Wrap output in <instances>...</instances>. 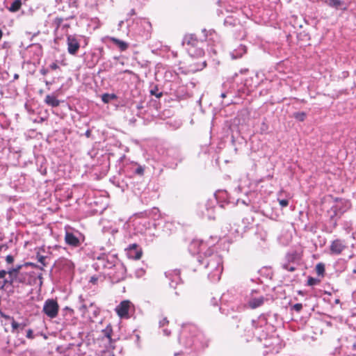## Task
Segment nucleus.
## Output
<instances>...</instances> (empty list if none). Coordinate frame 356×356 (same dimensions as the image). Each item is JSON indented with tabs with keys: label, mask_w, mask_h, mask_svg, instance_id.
Listing matches in <instances>:
<instances>
[{
	"label": "nucleus",
	"mask_w": 356,
	"mask_h": 356,
	"mask_svg": "<svg viewBox=\"0 0 356 356\" xmlns=\"http://www.w3.org/2000/svg\"><path fill=\"white\" fill-rule=\"evenodd\" d=\"M192 247L198 246V253L203 254L205 256H211L214 251V248H208V245L202 241H195L192 243Z\"/></svg>",
	"instance_id": "obj_3"
},
{
	"label": "nucleus",
	"mask_w": 356,
	"mask_h": 356,
	"mask_svg": "<svg viewBox=\"0 0 356 356\" xmlns=\"http://www.w3.org/2000/svg\"><path fill=\"white\" fill-rule=\"evenodd\" d=\"M60 265L66 270H71L74 268V263L67 259H63L60 261Z\"/></svg>",
	"instance_id": "obj_16"
},
{
	"label": "nucleus",
	"mask_w": 356,
	"mask_h": 356,
	"mask_svg": "<svg viewBox=\"0 0 356 356\" xmlns=\"http://www.w3.org/2000/svg\"><path fill=\"white\" fill-rule=\"evenodd\" d=\"M17 271H18V268H13V269L9 270L8 272H7V273L9 275L10 279L13 278V280H14L17 276Z\"/></svg>",
	"instance_id": "obj_25"
},
{
	"label": "nucleus",
	"mask_w": 356,
	"mask_h": 356,
	"mask_svg": "<svg viewBox=\"0 0 356 356\" xmlns=\"http://www.w3.org/2000/svg\"><path fill=\"white\" fill-rule=\"evenodd\" d=\"M40 72H41V74H42L45 75V74H47V73L48 72V70H46V69H42V70H40Z\"/></svg>",
	"instance_id": "obj_38"
},
{
	"label": "nucleus",
	"mask_w": 356,
	"mask_h": 356,
	"mask_svg": "<svg viewBox=\"0 0 356 356\" xmlns=\"http://www.w3.org/2000/svg\"><path fill=\"white\" fill-rule=\"evenodd\" d=\"M97 278L96 277H91L90 282L92 284H96Z\"/></svg>",
	"instance_id": "obj_37"
},
{
	"label": "nucleus",
	"mask_w": 356,
	"mask_h": 356,
	"mask_svg": "<svg viewBox=\"0 0 356 356\" xmlns=\"http://www.w3.org/2000/svg\"><path fill=\"white\" fill-rule=\"evenodd\" d=\"M7 272L4 270H0V279L4 278Z\"/></svg>",
	"instance_id": "obj_36"
},
{
	"label": "nucleus",
	"mask_w": 356,
	"mask_h": 356,
	"mask_svg": "<svg viewBox=\"0 0 356 356\" xmlns=\"http://www.w3.org/2000/svg\"><path fill=\"white\" fill-rule=\"evenodd\" d=\"M246 53V48L243 45H240L237 49H235L231 53V56L233 59L241 58Z\"/></svg>",
	"instance_id": "obj_14"
},
{
	"label": "nucleus",
	"mask_w": 356,
	"mask_h": 356,
	"mask_svg": "<svg viewBox=\"0 0 356 356\" xmlns=\"http://www.w3.org/2000/svg\"><path fill=\"white\" fill-rule=\"evenodd\" d=\"M282 268L288 271L293 272L296 270V268L294 266L291 265V263H284L282 264Z\"/></svg>",
	"instance_id": "obj_24"
},
{
	"label": "nucleus",
	"mask_w": 356,
	"mask_h": 356,
	"mask_svg": "<svg viewBox=\"0 0 356 356\" xmlns=\"http://www.w3.org/2000/svg\"><path fill=\"white\" fill-rule=\"evenodd\" d=\"M151 93H152V95H155L156 91H154V92H153V90H152V91H151Z\"/></svg>",
	"instance_id": "obj_45"
},
{
	"label": "nucleus",
	"mask_w": 356,
	"mask_h": 356,
	"mask_svg": "<svg viewBox=\"0 0 356 356\" xmlns=\"http://www.w3.org/2000/svg\"><path fill=\"white\" fill-rule=\"evenodd\" d=\"M2 35H3V33H2L1 30L0 29V40L1 39Z\"/></svg>",
	"instance_id": "obj_44"
},
{
	"label": "nucleus",
	"mask_w": 356,
	"mask_h": 356,
	"mask_svg": "<svg viewBox=\"0 0 356 356\" xmlns=\"http://www.w3.org/2000/svg\"><path fill=\"white\" fill-rule=\"evenodd\" d=\"M168 323V321L167 320V318H163L161 321H160L159 324H160V326H164Z\"/></svg>",
	"instance_id": "obj_32"
},
{
	"label": "nucleus",
	"mask_w": 356,
	"mask_h": 356,
	"mask_svg": "<svg viewBox=\"0 0 356 356\" xmlns=\"http://www.w3.org/2000/svg\"><path fill=\"white\" fill-rule=\"evenodd\" d=\"M199 42L193 34L186 35L183 40V44H186L189 47L191 46H197Z\"/></svg>",
	"instance_id": "obj_11"
},
{
	"label": "nucleus",
	"mask_w": 356,
	"mask_h": 356,
	"mask_svg": "<svg viewBox=\"0 0 356 356\" xmlns=\"http://www.w3.org/2000/svg\"><path fill=\"white\" fill-rule=\"evenodd\" d=\"M336 303H338L339 302V300H336Z\"/></svg>",
	"instance_id": "obj_46"
},
{
	"label": "nucleus",
	"mask_w": 356,
	"mask_h": 356,
	"mask_svg": "<svg viewBox=\"0 0 356 356\" xmlns=\"http://www.w3.org/2000/svg\"><path fill=\"white\" fill-rule=\"evenodd\" d=\"M49 67L51 70H54L58 68V65L56 63H51Z\"/></svg>",
	"instance_id": "obj_34"
},
{
	"label": "nucleus",
	"mask_w": 356,
	"mask_h": 356,
	"mask_svg": "<svg viewBox=\"0 0 356 356\" xmlns=\"http://www.w3.org/2000/svg\"><path fill=\"white\" fill-rule=\"evenodd\" d=\"M114 267L117 270V272L112 275L113 277V279L116 282L123 280L125 277V273H126V269H125L124 266L122 264L118 263L114 265Z\"/></svg>",
	"instance_id": "obj_6"
},
{
	"label": "nucleus",
	"mask_w": 356,
	"mask_h": 356,
	"mask_svg": "<svg viewBox=\"0 0 356 356\" xmlns=\"http://www.w3.org/2000/svg\"><path fill=\"white\" fill-rule=\"evenodd\" d=\"M67 51L72 55L76 54L79 49V42L74 35H67Z\"/></svg>",
	"instance_id": "obj_4"
},
{
	"label": "nucleus",
	"mask_w": 356,
	"mask_h": 356,
	"mask_svg": "<svg viewBox=\"0 0 356 356\" xmlns=\"http://www.w3.org/2000/svg\"><path fill=\"white\" fill-rule=\"evenodd\" d=\"M286 259L289 263H293L295 261L298 259V254L296 252L288 253L286 255Z\"/></svg>",
	"instance_id": "obj_20"
},
{
	"label": "nucleus",
	"mask_w": 356,
	"mask_h": 356,
	"mask_svg": "<svg viewBox=\"0 0 356 356\" xmlns=\"http://www.w3.org/2000/svg\"><path fill=\"white\" fill-rule=\"evenodd\" d=\"M44 102L52 107L58 106L60 101L54 95H48L45 97Z\"/></svg>",
	"instance_id": "obj_13"
},
{
	"label": "nucleus",
	"mask_w": 356,
	"mask_h": 356,
	"mask_svg": "<svg viewBox=\"0 0 356 356\" xmlns=\"http://www.w3.org/2000/svg\"><path fill=\"white\" fill-rule=\"evenodd\" d=\"M110 40L112 41L115 45H117L120 51H124L128 48V44L122 40L115 38H110Z\"/></svg>",
	"instance_id": "obj_17"
},
{
	"label": "nucleus",
	"mask_w": 356,
	"mask_h": 356,
	"mask_svg": "<svg viewBox=\"0 0 356 356\" xmlns=\"http://www.w3.org/2000/svg\"><path fill=\"white\" fill-rule=\"evenodd\" d=\"M8 318L11 320V332L13 333H18L19 330H22L24 328L26 325L25 324L18 323L14 320L13 318L8 317Z\"/></svg>",
	"instance_id": "obj_15"
},
{
	"label": "nucleus",
	"mask_w": 356,
	"mask_h": 356,
	"mask_svg": "<svg viewBox=\"0 0 356 356\" xmlns=\"http://www.w3.org/2000/svg\"><path fill=\"white\" fill-rule=\"evenodd\" d=\"M133 307L129 300H123L115 308V312L121 318H129V311Z\"/></svg>",
	"instance_id": "obj_2"
},
{
	"label": "nucleus",
	"mask_w": 356,
	"mask_h": 356,
	"mask_svg": "<svg viewBox=\"0 0 356 356\" xmlns=\"http://www.w3.org/2000/svg\"><path fill=\"white\" fill-rule=\"evenodd\" d=\"M222 273V266L219 265L214 272L209 274V277L213 282H218L220 280L221 273Z\"/></svg>",
	"instance_id": "obj_12"
},
{
	"label": "nucleus",
	"mask_w": 356,
	"mask_h": 356,
	"mask_svg": "<svg viewBox=\"0 0 356 356\" xmlns=\"http://www.w3.org/2000/svg\"><path fill=\"white\" fill-rule=\"evenodd\" d=\"M293 116L296 120L299 121H303L305 119L306 114L304 112H298L295 113Z\"/></svg>",
	"instance_id": "obj_23"
},
{
	"label": "nucleus",
	"mask_w": 356,
	"mask_h": 356,
	"mask_svg": "<svg viewBox=\"0 0 356 356\" xmlns=\"http://www.w3.org/2000/svg\"><path fill=\"white\" fill-rule=\"evenodd\" d=\"M26 337L29 339H33V332L32 330H28L26 332Z\"/></svg>",
	"instance_id": "obj_30"
},
{
	"label": "nucleus",
	"mask_w": 356,
	"mask_h": 356,
	"mask_svg": "<svg viewBox=\"0 0 356 356\" xmlns=\"http://www.w3.org/2000/svg\"><path fill=\"white\" fill-rule=\"evenodd\" d=\"M266 300L267 299L265 298L262 296H258V297H253V296H252L249 299V300L248 302V305L249 307H250L251 309H256V308L263 305L264 302H265V300Z\"/></svg>",
	"instance_id": "obj_7"
},
{
	"label": "nucleus",
	"mask_w": 356,
	"mask_h": 356,
	"mask_svg": "<svg viewBox=\"0 0 356 356\" xmlns=\"http://www.w3.org/2000/svg\"><path fill=\"white\" fill-rule=\"evenodd\" d=\"M308 282H309V285H313L314 284V280L313 278H310L309 280H308Z\"/></svg>",
	"instance_id": "obj_39"
},
{
	"label": "nucleus",
	"mask_w": 356,
	"mask_h": 356,
	"mask_svg": "<svg viewBox=\"0 0 356 356\" xmlns=\"http://www.w3.org/2000/svg\"><path fill=\"white\" fill-rule=\"evenodd\" d=\"M22 6L21 0H15L13 2L10 6L8 8L9 11L15 13L18 11Z\"/></svg>",
	"instance_id": "obj_19"
},
{
	"label": "nucleus",
	"mask_w": 356,
	"mask_h": 356,
	"mask_svg": "<svg viewBox=\"0 0 356 356\" xmlns=\"http://www.w3.org/2000/svg\"><path fill=\"white\" fill-rule=\"evenodd\" d=\"M155 95H156V97H161L162 94L160 92V93H159V94H155Z\"/></svg>",
	"instance_id": "obj_42"
},
{
	"label": "nucleus",
	"mask_w": 356,
	"mask_h": 356,
	"mask_svg": "<svg viewBox=\"0 0 356 356\" xmlns=\"http://www.w3.org/2000/svg\"><path fill=\"white\" fill-rule=\"evenodd\" d=\"M38 278H39L40 280H42V275H41V274L38 275ZM40 284H42V281H40Z\"/></svg>",
	"instance_id": "obj_43"
},
{
	"label": "nucleus",
	"mask_w": 356,
	"mask_h": 356,
	"mask_svg": "<svg viewBox=\"0 0 356 356\" xmlns=\"http://www.w3.org/2000/svg\"><path fill=\"white\" fill-rule=\"evenodd\" d=\"M65 241L67 244L77 247L79 245V238L72 233L67 232L65 236Z\"/></svg>",
	"instance_id": "obj_9"
},
{
	"label": "nucleus",
	"mask_w": 356,
	"mask_h": 356,
	"mask_svg": "<svg viewBox=\"0 0 356 356\" xmlns=\"http://www.w3.org/2000/svg\"><path fill=\"white\" fill-rule=\"evenodd\" d=\"M330 5L338 8L342 4L340 0H329Z\"/></svg>",
	"instance_id": "obj_26"
},
{
	"label": "nucleus",
	"mask_w": 356,
	"mask_h": 356,
	"mask_svg": "<svg viewBox=\"0 0 356 356\" xmlns=\"http://www.w3.org/2000/svg\"><path fill=\"white\" fill-rule=\"evenodd\" d=\"M163 332H164L165 335H169L170 334V332H168L167 330H164Z\"/></svg>",
	"instance_id": "obj_41"
},
{
	"label": "nucleus",
	"mask_w": 356,
	"mask_h": 356,
	"mask_svg": "<svg viewBox=\"0 0 356 356\" xmlns=\"http://www.w3.org/2000/svg\"><path fill=\"white\" fill-rule=\"evenodd\" d=\"M346 248L345 243L340 239L333 241L330 246L332 254H340Z\"/></svg>",
	"instance_id": "obj_5"
},
{
	"label": "nucleus",
	"mask_w": 356,
	"mask_h": 356,
	"mask_svg": "<svg viewBox=\"0 0 356 356\" xmlns=\"http://www.w3.org/2000/svg\"><path fill=\"white\" fill-rule=\"evenodd\" d=\"M6 261H7V263H8V264H11V263H13V262L14 259H13V256H11V255H8V256L6 257Z\"/></svg>",
	"instance_id": "obj_31"
},
{
	"label": "nucleus",
	"mask_w": 356,
	"mask_h": 356,
	"mask_svg": "<svg viewBox=\"0 0 356 356\" xmlns=\"http://www.w3.org/2000/svg\"><path fill=\"white\" fill-rule=\"evenodd\" d=\"M189 55L192 57H201L204 55V51L201 47L197 46H191L187 47Z\"/></svg>",
	"instance_id": "obj_10"
},
{
	"label": "nucleus",
	"mask_w": 356,
	"mask_h": 356,
	"mask_svg": "<svg viewBox=\"0 0 356 356\" xmlns=\"http://www.w3.org/2000/svg\"><path fill=\"white\" fill-rule=\"evenodd\" d=\"M13 278L5 279L3 280V283L2 286H1V288H3L8 284L11 285L13 284Z\"/></svg>",
	"instance_id": "obj_28"
},
{
	"label": "nucleus",
	"mask_w": 356,
	"mask_h": 356,
	"mask_svg": "<svg viewBox=\"0 0 356 356\" xmlns=\"http://www.w3.org/2000/svg\"><path fill=\"white\" fill-rule=\"evenodd\" d=\"M116 99V95H114V94H108V93H106V94H104L102 96V100L104 102V103H108L110 101L113 100V99Z\"/></svg>",
	"instance_id": "obj_21"
},
{
	"label": "nucleus",
	"mask_w": 356,
	"mask_h": 356,
	"mask_svg": "<svg viewBox=\"0 0 356 356\" xmlns=\"http://www.w3.org/2000/svg\"><path fill=\"white\" fill-rule=\"evenodd\" d=\"M219 193H220V191H216V192L215 193V194H214V195H215L216 199V200H217V201H218V194H219Z\"/></svg>",
	"instance_id": "obj_40"
},
{
	"label": "nucleus",
	"mask_w": 356,
	"mask_h": 356,
	"mask_svg": "<svg viewBox=\"0 0 356 356\" xmlns=\"http://www.w3.org/2000/svg\"><path fill=\"white\" fill-rule=\"evenodd\" d=\"M316 271L318 275H323L325 272V265L319 263L316 266Z\"/></svg>",
	"instance_id": "obj_22"
},
{
	"label": "nucleus",
	"mask_w": 356,
	"mask_h": 356,
	"mask_svg": "<svg viewBox=\"0 0 356 356\" xmlns=\"http://www.w3.org/2000/svg\"><path fill=\"white\" fill-rule=\"evenodd\" d=\"M279 204L282 207H286L289 204V200H279Z\"/></svg>",
	"instance_id": "obj_29"
},
{
	"label": "nucleus",
	"mask_w": 356,
	"mask_h": 356,
	"mask_svg": "<svg viewBox=\"0 0 356 356\" xmlns=\"http://www.w3.org/2000/svg\"><path fill=\"white\" fill-rule=\"evenodd\" d=\"M302 309V305L301 303H296L293 306V309L299 312Z\"/></svg>",
	"instance_id": "obj_27"
},
{
	"label": "nucleus",
	"mask_w": 356,
	"mask_h": 356,
	"mask_svg": "<svg viewBox=\"0 0 356 356\" xmlns=\"http://www.w3.org/2000/svg\"><path fill=\"white\" fill-rule=\"evenodd\" d=\"M42 310L49 318H54L58 315L59 306L56 300L47 299L44 303Z\"/></svg>",
	"instance_id": "obj_1"
},
{
	"label": "nucleus",
	"mask_w": 356,
	"mask_h": 356,
	"mask_svg": "<svg viewBox=\"0 0 356 356\" xmlns=\"http://www.w3.org/2000/svg\"><path fill=\"white\" fill-rule=\"evenodd\" d=\"M38 261H39L40 263H41L43 266H44V265H45V264H44L45 257H43V256H39V257H38Z\"/></svg>",
	"instance_id": "obj_33"
},
{
	"label": "nucleus",
	"mask_w": 356,
	"mask_h": 356,
	"mask_svg": "<svg viewBox=\"0 0 356 356\" xmlns=\"http://www.w3.org/2000/svg\"><path fill=\"white\" fill-rule=\"evenodd\" d=\"M143 171H144V170H143V168H141V167H139V168H138L136 170V172L137 174H140V175H143Z\"/></svg>",
	"instance_id": "obj_35"
},
{
	"label": "nucleus",
	"mask_w": 356,
	"mask_h": 356,
	"mask_svg": "<svg viewBox=\"0 0 356 356\" xmlns=\"http://www.w3.org/2000/svg\"><path fill=\"white\" fill-rule=\"evenodd\" d=\"M142 252L138 249L136 244H132L127 250V256L134 259H139L141 257Z\"/></svg>",
	"instance_id": "obj_8"
},
{
	"label": "nucleus",
	"mask_w": 356,
	"mask_h": 356,
	"mask_svg": "<svg viewBox=\"0 0 356 356\" xmlns=\"http://www.w3.org/2000/svg\"><path fill=\"white\" fill-rule=\"evenodd\" d=\"M222 297V295L219 293L216 296L212 297V298L211 299V304L214 307H218L219 311L221 310L220 305Z\"/></svg>",
	"instance_id": "obj_18"
}]
</instances>
